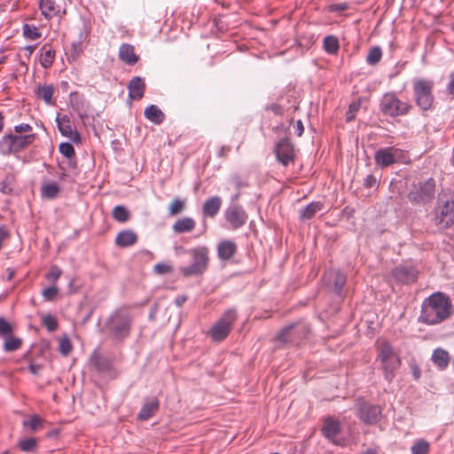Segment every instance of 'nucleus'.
<instances>
[{
    "label": "nucleus",
    "instance_id": "nucleus-23",
    "mask_svg": "<svg viewBox=\"0 0 454 454\" xmlns=\"http://www.w3.org/2000/svg\"><path fill=\"white\" fill-rule=\"evenodd\" d=\"M375 161L380 167H387L395 162V155L392 148H385L378 150L375 153Z\"/></svg>",
    "mask_w": 454,
    "mask_h": 454
},
{
    "label": "nucleus",
    "instance_id": "nucleus-24",
    "mask_svg": "<svg viewBox=\"0 0 454 454\" xmlns=\"http://www.w3.org/2000/svg\"><path fill=\"white\" fill-rule=\"evenodd\" d=\"M35 134H28V135H12V140L13 142V149L14 153H18L24 148H26L27 145L32 144L35 140Z\"/></svg>",
    "mask_w": 454,
    "mask_h": 454
},
{
    "label": "nucleus",
    "instance_id": "nucleus-20",
    "mask_svg": "<svg viewBox=\"0 0 454 454\" xmlns=\"http://www.w3.org/2000/svg\"><path fill=\"white\" fill-rule=\"evenodd\" d=\"M137 241V235L131 230H125L119 232L115 238V244L120 247H127Z\"/></svg>",
    "mask_w": 454,
    "mask_h": 454
},
{
    "label": "nucleus",
    "instance_id": "nucleus-41",
    "mask_svg": "<svg viewBox=\"0 0 454 454\" xmlns=\"http://www.w3.org/2000/svg\"><path fill=\"white\" fill-rule=\"evenodd\" d=\"M23 35L27 39L36 40L41 36V34L35 25L25 24L23 26Z\"/></svg>",
    "mask_w": 454,
    "mask_h": 454
},
{
    "label": "nucleus",
    "instance_id": "nucleus-39",
    "mask_svg": "<svg viewBox=\"0 0 454 454\" xmlns=\"http://www.w3.org/2000/svg\"><path fill=\"white\" fill-rule=\"evenodd\" d=\"M20 449L24 452H32L35 450L37 447V441L35 438H24L19 442Z\"/></svg>",
    "mask_w": 454,
    "mask_h": 454
},
{
    "label": "nucleus",
    "instance_id": "nucleus-9",
    "mask_svg": "<svg viewBox=\"0 0 454 454\" xmlns=\"http://www.w3.org/2000/svg\"><path fill=\"white\" fill-rule=\"evenodd\" d=\"M381 407L376 404L361 402L358 403V418L367 425H375L381 419Z\"/></svg>",
    "mask_w": 454,
    "mask_h": 454
},
{
    "label": "nucleus",
    "instance_id": "nucleus-10",
    "mask_svg": "<svg viewBox=\"0 0 454 454\" xmlns=\"http://www.w3.org/2000/svg\"><path fill=\"white\" fill-rule=\"evenodd\" d=\"M130 319L127 316L117 315L113 317L110 323V330L112 336L118 340H122L129 334Z\"/></svg>",
    "mask_w": 454,
    "mask_h": 454
},
{
    "label": "nucleus",
    "instance_id": "nucleus-26",
    "mask_svg": "<svg viewBox=\"0 0 454 454\" xmlns=\"http://www.w3.org/2000/svg\"><path fill=\"white\" fill-rule=\"evenodd\" d=\"M90 364L99 372H106L111 369V363L109 359L98 353L91 355Z\"/></svg>",
    "mask_w": 454,
    "mask_h": 454
},
{
    "label": "nucleus",
    "instance_id": "nucleus-17",
    "mask_svg": "<svg viewBox=\"0 0 454 454\" xmlns=\"http://www.w3.org/2000/svg\"><path fill=\"white\" fill-rule=\"evenodd\" d=\"M128 90L131 100H140L145 94V83L141 77H133L128 84Z\"/></svg>",
    "mask_w": 454,
    "mask_h": 454
},
{
    "label": "nucleus",
    "instance_id": "nucleus-6",
    "mask_svg": "<svg viewBox=\"0 0 454 454\" xmlns=\"http://www.w3.org/2000/svg\"><path fill=\"white\" fill-rule=\"evenodd\" d=\"M410 107L409 104L399 100L394 94L384 95L380 103L381 111L392 117L406 114Z\"/></svg>",
    "mask_w": 454,
    "mask_h": 454
},
{
    "label": "nucleus",
    "instance_id": "nucleus-12",
    "mask_svg": "<svg viewBox=\"0 0 454 454\" xmlns=\"http://www.w3.org/2000/svg\"><path fill=\"white\" fill-rule=\"evenodd\" d=\"M325 285L336 294L341 295L346 284V275L336 270H328L324 277Z\"/></svg>",
    "mask_w": 454,
    "mask_h": 454
},
{
    "label": "nucleus",
    "instance_id": "nucleus-3",
    "mask_svg": "<svg viewBox=\"0 0 454 454\" xmlns=\"http://www.w3.org/2000/svg\"><path fill=\"white\" fill-rule=\"evenodd\" d=\"M189 254L192 257V263L181 268V273L186 278L202 274L208 265V249L206 247H198L191 249Z\"/></svg>",
    "mask_w": 454,
    "mask_h": 454
},
{
    "label": "nucleus",
    "instance_id": "nucleus-40",
    "mask_svg": "<svg viewBox=\"0 0 454 454\" xmlns=\"http://www.w3.org/2000/svg\"><path fill=\"white\" fill-rule=\"evenodd\" d=\"M43 419H42L37 415H33L29 420H24L23 426L25 427H28L31 430V432H35L39 428L43 427Z\"/></svg>",
    "mask_w": 454,
    "mask_h": 454
},
{
    "label": "nucleus",
    "instance_id": "nucleus-43",
    "mask_svg": "<svg viewBox=\"0 0 454 454\" xmlns=\"http://www.w3.org/2000/svg\"><path fill=\"white\" fill-rule=\"evenodd\" d=\"M13 333L12 325L4 317H0V337L5 338Z\"/></svg>",
    "mask_w": 454,
    "mask_h": 454
},
{
    "label": "nucleus",
    "instance_id": "nucleus-36",
    "mask_svg": "<svg viewBox=\"0 0 454 454\" xmlns=\"http://www.w3.org/2000/svg\"><path fill=\"white\" fill-rule=\"evenodd\" d=\"M186 207L185 200H181L179 198L174 199L168 206V215H176L182 213Z\"/></svg>",
    "mask_w": 454,
    "mask_h": 454
},
{
    "label": "nucleus",
    "instance_id": "nucleus-64",
    "mask_svg": "<svg viewBox=\"0 0 454 454\" xmlns=\"http://www.w3.org/2000/svg\"><path fill=\"white\" fill-rule=\"evenodd\" d=\"M128 65H135L138 59H122Z\"/></svg>",
    "mask_w": 454,
    "mask_h": 454
},
{
    "label": "nucleus",
    "instance_id": "nucleus-55",
    "mask_svg": "<svg viewBox=\"0 0 454 454\" xmlns=\"http://www.w3.org/2000/svg\"><path fill=\"white\" fill-rule=\"evenodd\" d=\"M381 49L380 47H372L367 57H381Z\"/></svg>",
    "mask_w": 454,
    "mask_h": 454
},
{
    "label": "nucleus",
    "instance_id": "nucleus-29",
    "mask_svg": "<svg viewBox=\"0 0 454 454\" xmlns=\"http://www.w3.org/2000/svg\"><path fill=\"white\" fill-rule=\"evenodd\" d=\"M39 8L42 14L47 19L54 17L59 12V6L53 0H40Z\"/></svg>",
    "mask_w": 454,
    "mask_h": 454
},
{
    "label": "nucleus",
    "instance_id": "nucleus-49",
    "mask_svg": "<svg viewBox=\"0 0 454 454\" xmlns=\"http://www.w3.org/2000/svg\"><path fill=\"white\" fill-rule=\"evenodd\" d=\"M153 270L156 274L163 275L171 273L173 271V268L168 263L161 262L154 265Z\"/></svg>",
    "mask_w": 454,
    "mask_h": 454
},
{
    "label": "nucleus",
    "instance_id": "nucleus-32",
    "mask_svg": "<svg viewBox=\"0 0 454 454\" xmlns=\"http://www.w3.org/2000/svg\"><path fill=\"white\" fill-rule=\"evenodd\" d=\"M378 352V357L380 360L388 359L391 356H398L387 341H383L379 345Z\"/></svg>",
    "mask_w": 454,
    "mask_h": 454
},
{
    "label": "nucleus",
    "instance_id": "nucleus-63",
    "mask_svg": "<svg viewBox=\"0 0 454 454\" xmlns=\"http://www.w3.org/2000/svg\"><path fill=\"white\" fill-rule=\"evenodd\" d=\"M185 301H186V297H184V296L177 297V298L176 299V305H177V306H179V307H180V306H182V305H183V303H184Z\"/></svg>",
    "mask_w": 454,
    "mask_h": 454
},
{
    "label": "nucleus",
    "instance_id": "nucleus-57",
    "mask_svg": "<svg viewBox=\"0 0 454 454\" xmlns=\"http://www.w3.org/2000/svg\"><path fill=\"white\" fill-rule=\"evenodd\" d=\"M295 129L298 137H301L304 131V127L301 120L296 121Z\"/></svg>",
    "mask_w": 454,
    "mask_h": 454
},
{
    "label": "nucleus",
    "instance_id": "nucleus-1",
    "mask_svg": "<svg viewBox=\"0 0 454 454\" xmlns=\"http://www.w3.org/2000/svg\"><path fill=\"white\" fill-rule=\"evenodd\" d=\"M451 307V303L445 294H433L423 302L419 320L427 325L439 324L450 316Z\"/></svg>",
    "mask_w": 454,
    "mask_h": 454
},
{
    "label": "nucleus",
    "instance_id": "nucleus-5",
    "mask_svg": "<svg viewBox=\"0 0 454 454\" xmlns=\"http://www.w3.org/2000/svg\"><path fill=\"white\" fill-rule=\"evenodd\" d=\"M433 82L425 80H417L414 83V94L417 105L422 110H427L432 106L433 95H432Z\"/></svg>",
    "mask_w": 454,
    "mask_h": 454
},
{
    "label": "nucleus",
    "instance_id": "nucleus-35",
    "mask_svg": "<svg viewBox=\"0 0 454 454\" xmlns=\"http://www.w3.org/2000/svg\"><path fill=\"white\" fill-rule=\"evenodd\" d=\"M112 215L114 219L120 223H125L130 217L129 210L125 207L120 205L114 207Z\"/></svg>",
    "mask_w": 454,
    "mask_h": 454
},
{
    "label": "nucleus",
    "instance_id": "nucleus-45",
    "mask_svg": "<svg viewBox=\"0 0 454 454\" xmlns=\"http://www.w3.org/2000/svg\"><path fill=\"white\" fill-rule=\"evenodd\" d=\"M59 152L67 158L71 159L74 156V148L70 143H61Z\"/></svg>",
    "mask_w": 454,
    "mask_h": 454
},
{
    "label": "nucleus",
    "instance_id": "nucleus-58",
    "mask_svg": "<svg viewBox=\"0 0 454 454\" xmlns=\"http://www.w3.org/2000/svg\"><path fill=\"white\" fill-rule=\"evenodd\" d=\"M270 109L276 114H283V109L281 107V106L278 105V104H273L270 106Z\"/></svg>",
    "mask_w": 454,
    "mask_h": 454
},
{
    "label": "nucleus",
    "instance_id": "nucleus-47",
    "mask_svg": "<svg viewBox=\"0 0 454 454\" xmlns=\"http://www.w3.org/2000/svg\"><path fill=\"white\" fill-rule=\"evenodd\" d=\"M59 349L64 356H67L72 350V344L68 338L65 337L60 339Z\"/></svg>",
    "mask_w": 454,
    "mask_h": 454
},
{
    "label": "nucleus",
    "instance_id": "nucleus-52",
    "mask_svg": "<svg viewBox=\"0 0 454 454\" xmlns=\"http://www.w3.org/2000/svg\"><path fill=\"white\" fill-rule=\"evenodd\" d=\"M15 132L21 134V133H27L30 132L32 130V127L27 123H21L19 125H16L14 127Z\"/></svg>",
    "mask_w": 454,
    "mask_h": 454
},
{
    "label": "nucleus",
    "instance_id": "nucleus-51",
    "mask_svg": "<svg viewBox=\"0 0 454 454\" xmlns=\"http://www.w3.org/2000/svg\"><path fill=\"white\" fill-rule=\"evenodd\" d=\"M58 294V288L56 286H50L43 291V296L47 301H52Z\"/></svg>",
    "mask_w": 454,
    "mask_h": 454
},
{
    "label": "nucleus",
    "instance_id": "nucleus-4",
    "mask_svg": "<svg viewBox=\"0 0 454 454\" xmlns=\"http://www.w3.org/2000/svg\"><path fill=\"white\" fill-rule=\"evenodd\" d=\"M237 319V312L234 309H227L218 321L211 327L209 335L215 341L224 340L232 329Z\"/></svg>",
    "mask_w": 454,
    "mask_h": 454
},
{
    "label": "nucleus",
    "instance_id": "nucleus-28",
    "mask_svg": "<svg viewBox=\"0 0 454 454\" xmlns=\"http://www.w3.org/2000/svg\"><path fill=\"white\" fill-rule=\"evenodd\" d=\"M432 360L439 369L444 370L450 363V355L442 348H436L433 352Z\"/></svg>",
    "mask_w": 454,
    "mask_h": 454
},
{
    "label": "nucleus",
    "instance_id": "nucleus-7",
    "mask_svg": "<svg viewBox=\"0 0 454 454\" xmlns=\"http://www.w3.org/2000/svg\"><path fill=\"white\" fill-rule=\"evenodd\" d=\"M434 223L439 229H447L454 223V200H446L435 212Z\"/></svg>",
    "mask_w": 454,
    "mask_h": 454
},
{
    "label": "nucleus",
    "instance_id": "nucleus-8",
    "mask_svg": "<svg viewBox=\"0 0 454 454\" xmlns=\"http://www.w3.org/2000/svg\"><path fill=\"white\" fill-rule=\"evenodd\" d=\"M274 152L278 161L284 167L294 164L296 159L295 149L288 138L280 139L276 144Z\"/></svg>",
    "mask_w": 454,
    "mask_h": 454
},
{
    "label": "nucleus",
    "instance_id": "nucleus-16",
    "mask_svg": "<svg viewBox=\"0 0 454 454\" xmlns=\"http://www.w3.org/2000/svg\"><path fill=\"white\" fill-rule=\"evenodd\" d=\"M56 121L59 130L64 137L70 138L74 143H79L81 141V136L77 131L73 130L68 116L64 115L61 118L58 117Z\"/></svg>",
    "mask_w": 454,
    "mask_h": 454
},
{
    "label": "nucleus",
    "instance_id": "nucleus-13",
    "mask_svg": "<svg viewBox=\"0 0 454 454\" xmlns=\"http://www.w3.org/2000/svg\"><path fill=\"white\" fill-rule=\"evenodd\" d=\"M225 218L233 229H238L246 223L247 215L240 206L235 205L227 208Z\"/></svg>",
    "mask_w": 454,
    "mask_h": 454
},
{
    "label": "nucleus",
    "instance_id": "nucleus-48",
    "mask_svg": "<svg viewBox=\"0 0 454 454\" xmlns=\"http://www.w3.org/2000/svg\"><path fill=\"white\" fill-rule=\"evenodd\" d=\"M62 271L57 266H51L49 272L46 274V278L52 283H55L61 276Z\"/></svg>",
    "mask_w": 454,
    "mask_h": 454
},
{
    "label": "nucleus",
    "instance_id": "nucleus-53",
    "mask_svg": "<svg viewBox=\"0 0 454 454\" xmlns=\"http://www.w3.org/2000/svg\"><path fill=\"white\" fill-rule=\"evenodd\" d=\"M348 8V4L346 3H339V4H333L330 5L329 10L331 12H342L346 11Z\"/></svg>",
    "mask_w": 454,
    "mask_h": 454
},
{
    "label": "nucleus",
    "instance_id": "nucleus-19",
    "mask_svg": "<svg viewBox=\"0 0 454 454\" xmlns=\"http://www.w3.org/2000/svg\"><path fill=\"white\" fill-rule=\"evenodd\" d=\"M222 206V200L218 196H214L207 199L202 207V212L204 216L215 217Z\"/></svg>",
    "mask_w": 454,
    "mask_h": 454
},
{
    "label": "nucleus",
    "instance_id": "nucleus-37",
    "mask_svg": "<svg viewBox=\"0 0 454 454\" xmlns=\"http://www.w3.org/2000/svg\"><path fill=\"white\" fill-rule=\"evenodd\" d=\"M59 192V187L54 182L46 184L42 187V196L46 199H54Z\"/></svg>",
    "mask_w": 454,
    "mask_h": 454
},
{
    "label": "nucleus",
    "instance_id": "nucleus-54",
    "mask_svg": "<svg viewBox=\"0 0 454 454\" xmlns=\"http://www.w3.org/2000/svg\"><path fill=\"white\" fill-rule=\"evenodd\" d=\"M377 183L376 177L372 175H368L364 179V185L368 188L373 187Z\"/></svg>",
    "mask_w": 454,
    "mask_h": 454
},
{
    "label": "nucleus",
    "instance_id": "nucleus-14",
    "mask_svg": "<svg viewBox=\"0 0 454 454\" xmlns=\"http://www.w3.org/2000/svg\"><path fill=\"white\" fill-rule=\"evenodd\" d=\"M419 271L410 265H400L392 270L393 277L403 284L413 283L418 278Z\"/></svg>",
    "mask_w": 454,
    "mask_h": 454
},
{
    "label": "nucleus",
    "instance_id": "nucleus-21",
    "mask_svg": "<svg viewBox=\"0 0 454 454\" xmlns=\"http://www.w3.org/2000/svg\"><path fill=\"white\" fill-rule=\"evenodd\" d=\"M160 403L157 398H153L151 401L145 403L139 413L137 419L140 420H147L152 418L155 412L159 410Z\"/></svg>",
    "mask_w": 454,
    "mask_h": 454
},
{
    "label": "nucleus",
    "instance_id": "nucleus-46",
    "mask_svg": "<svg viewBox=\"0 0 454 454\" xmlns=\"http://www.w3.org/2000/svg\"><path fill=\"white\" fill-rule=\"evenodd\" d=\"M119 57H137L134 52V47L129 43H123L119 49Z\"/></svg>",
    "mask_w": 454,
    "mask_h": 454
},
{
    "label": "nucleus",
    "instance_id": "nucleus-2",
    "mask_svg": "<svg viewBox=\"0 0 454 454\" xmlns=\"http://www.w3.org/2000/svg\"><path fill=\"white\" fill-rule=\"evenodd\" d=\"M434 192L435 181L433 178H429L426 181L413 184L408 193V199L414 205H425L434 198Z\"/></svg>",
    "mask_w": 454,
    "mask_h": 454
},
{
    "label": "nucleus",
    "instance_id": "nucleus-60",
    "mask_svg": "<svg viewBox=\"0 0 454 454\" xmlns=\"http://www.w3.org/2000/svg\"><path fill=\"white\" fill-rule=\"evenodd\" d=\"M73 51L72 54L78 55L81 52V43H72Z\"/></svg>",
    "mask_w": 454,
    "mask_h": 454
},
{
    "label": "nucleus",
    "instance_id": "nucleus-27",
    "mask_svg": "<svg viewBox=\"0 0 454 454\" xmlns=\"http://www.w3.org/2000/svg\"><path fill=\"white\" fill-rule=\"evenodd\" d=\"M145 116L155 124H160L164 121L163 112L155 105H151L145 109Z\"/></svg>",
    "mask_w": 454,
    "mask_h": 454
},
{
    "label": "nucleus",
    "instance_id": "nucleus-15",
    "mask_svg": "<svg viewBox=\"0 0 454 454\" xmlns=\"http://www.w3.org/2000/svg\"><path fill=\"white\" fill-rule=\"evenodd\" d=\"M340 432V425L338 420L328 418L325 420L322 427V433L325 438L330 440L335 445H342V441L337 439V435Z\"/></svg>",
    "mask_w": 454,
    "mask_h": 454
},
{
    "label": "nucleus",
    "instance_id": "nucleus-30",
    "mask_svg": "<svg viewBox=\"0 0 454 454\" xmlns=\"http://www.w3.org/2000/svg\"><path fill=\"white\" fill-rule=\"evenodd\" d=\"M323 47L329 55H336L340 49L339 40L335 35H327L323 40Z\"/></svg>",
    "mask_w": 454,
    "mask_h": 454
},
{
    "label": "nucleus",
    "instance_id": "nucleus-59",
    "mask_svg": "<svg viewBox=\"0 0 454 454\" xmlns=\"http://www.w3.org/2000/svg\"><path fill=\"white\" fill-rule=\"evenodd\" d=\"M54 59H40L41 65L47 68L50 67L53 63Z\"/></svg>",
    "mask_w": 454,
    "mask_h": 454
},
{
    "label": "nucleus",
    "instance_id": "nucleus-61",
    "mask_svg": "<svg viewBox=\"0 0 454 454\" xmlns=\"http://www.w3.org/2000/svg\"><path fill=\"white\" fill-rule=\"evenodd\" d=\"M450 94L454 95V73L450 74V82L448 86Z\"/></svg>",
    "mask_w": 454,
    "mask_h": 454
},
{
    "label": "nucleus",
    "instance_id": "nucleus-25",
    "mask_svg": "<svg viewBox=\"0 0 454 454\" xmlns=\"http://www.w3.org/2000/svg\"><path fill=\"white\" fill-rule=\"evenodd\" d=\"M196 223L191 217L178 219L172 226L175 233L190 232L195 229Z\"/></svg>",
    "mask_w": 454,
    "mask_h": 454
},
{
    "label": "nucleus",
    "instance_id": "nucleus-11",
    "mask_svg": "<svg viewBox=\"0 0 454 454\" xmlns=\"http://www.w3.org/2000/svg\"><path fill=\"white\" fill-rule=\"evenodd\" d=\"M293 331H301L304 333H309V328L307 325L301 322L291 324L282 328L276 335L275 340L280 344L297 342V338L293 336Z\"/></svg>",
    "mask_w": 454,
    "mask_h": 454
},
{
    "label": "nucleus",
    "instance_id": "nucleus-18",
    "mask_svg": "<svg viewBox=\"0 0 454 454\" xmlns=\"http://www.w3.org/2000/svg\"><path fill=\"white\" fill-rule=\"evenodd\" d=\"M382 370L384 372L385 379L391 382L395 377V372L398 369L401 364L399 356H391L388 359L380 360Z\"/></svg>",
    "mask_w": 454,
    "mask_h": 454
},
{
    "label": "nucleus",
    "instance_id": "nucleus-22",
    "mask_svg": "<svg viewBox=\"0 0 454 454\" xmlns=\"http://www.w3.org/2000/svg\"><path fill=\"white\" fill-rule=\"evenodd\" d=\"M237 251V246L233 241L224 240L218 244L217 252L221 260L231 259Z\"/></svg>",
    "mask_w": 454,
    "mask_h": 454
},
{
    "label": "nucleus",
    "instance_id": "nucleus-38",
    "mask_svg": "<svg viewBox=\"0 0 454 454\" xmlns=\"http://www.w3.org/2000/svg\"><path fill=\"white\" fill-rule=\"evenodd\" d=\"M0 153L3 155L15 153L13 149V142L12 140V134L3 137L0 140Z\"/></svg>",
    "mask_w": 454,
    "mask_h": 454
},
{
    "label": "nucleus",
    "instance_id": "nucleus-56",
    "mask_svg": "<svg viewBox=\"0 0 454 454\" xmlns=\"http://www.w3.org/2000/svg\"><path fill=\"white\" fill-rule=\"evenodd\" d=\"M41 369H42V366L40 364H30L28 366L29 372L34 375L39 374Z\"/></svg>",
    "mask_w": 454,
    "mask_h": 454
},
{
    "label": "nucleus",
    "instance_id": "nucleus-31",
    "mask_svg": "<svg viewBox=\"0 0 454 454\" xmlns=\"http://www.w3.org/2000/svg\"><path fill=\"white\" fill-rule=\"evenodd\" d=\"M54 92V88L52 85H44L39 86L35 91L36 96L39 98L44 100V102L48 105L52 104V95Z\"/></svg>",
    "mask_w": 454,
    "mask_h": 454
},
{
    "label": "nucleus",
    "instance_id": "nucleus-34",
    "mask_svg": "<svg viewBox=\"0 0 454 454\" xmlns=\"http://www.w3.org/2000/svg\"><path fill=\"white\" fill-rule=\"evenodd\" d=\"M4 342V349L6 352H12L19 349L22 345V340L18 337H13L12 334L5 337Z\"/></svg>",
    "mask_w": 454,
    "mask_h": 454
},
{
    "label": "nucleus",
    "instance_id": "nucleus-62",
    "mask_svg": "<svg viewBox=\"0 0 454 454\" xmlns=\"http://www.w3.org/2000/svg\"><path fill=\"white\" fill-rule=\"evenodd\" d=\"M308 333H303L301 331H293V336H295L297 338V341L301 340L302 338H305Z\"/></svg>",
    "mask_w": 454,
    "mask_h": 454
},
{
    "label": "nucleus",
    "instance_id": "nucleus-42",
    "mask_svg": "<svg viewBox=\"0 0 454 454\" xmlns=\"http://www.w3.org/2000/svg\"><path fill=\"white\" fill-rule=\"evenodd\" d=\"M429 451V444L424 440L416 442L411 447L412 454H427Z\"/></svg>",
    "mask_w": 454,
    "mask_h": 454
},
{
    "label": "nucleus",
    "instance_id": "nucleus-44",
    "mask_svg": "<svg viewBox=\"0 0 454 454\" xmlns=\"http://www.w3.org/2000/svg\"><path fill=\"white\" fill-rule=\"evenodd\" d=\"M43 324L50 332H54L58 328L56 318L51 315H46L43 317Z\"/></svg>",
    "mask_w": 454,
    "mask_h": 454
},
{
    "label": "nucleus",
    "instance_id": "nucleus-50",
    "mask_svg": "<svg viewBox=\"0 0 454 454\" xmlns=\"http://www.w3.org/2000/svg\"><path fill=\"white\" fill-rule=\"evenodd\" d=\"M360 107L359 102H353L349 105L348 112L347 113L346 121L348 122L353 121L355 119L356 114Z\"/></svg>",
    "mask_w": 454,
    "mask_h": 454
},
{
    "label": "nucleus",
    "instance_id": "nucleus-33",
    "mask_svg": "<svg viewBox=\"0 0 454 454\" xmlns=\"http://www.w3.org/2000/svg\"><path fill=\"white\" fill-rule=\"evenodd\" d=\"M323 205L320 202H312L301 211V217L303 219H311L322 209Z\"/></svg>",
    "mask_w": 454,
    "mask_h": 454
}]
</instances>
